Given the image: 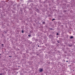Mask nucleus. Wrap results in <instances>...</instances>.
Returning a JSON list of instances; mask_svg holds the SVG:
<instances>
[{
    "mask_svg": "<svg viewBox=\"0 0 75 75\" xmlns=\"http://www.w3.org/2000/svg\"><path fill=\"white\" fill-rule=\"evenodd\" d=\"M9 57H11V56H9Z\"/></svg>",
    "mask_w": 75,
    "mask_h": 75,
    "instance_id": "9b49d317",
    "label": "nucleus"
},
{
    "mask_svg": "<svg viewBox=\"0 0 75 75\" xmlns=\"http://www.w3.org/2000/svg\"><path fill=\"white\" fill-rule=\"evenodd\" d=\"M72 46V45H71L70 46H69V47H71Z\"/></svg>",
    "mask_w": 75,
    "mask_h": 75,
    "instance_id": "1a4fd4ad",
    "label": "nucleus"
},
{
    "mask_svg": "<svg viewBox=\"0 0 75 75\" xmlns=\"http://www.w3.org/2000/svg\"><path fill=\"white\" fill-rule=\"evenodd\" d=\"M31 36V35H28V37H30Z\"/></svg>",
    "mask_w": 75,
    "mask_h": 75,
    "instance_id": "423d86ee",
    "label": "nucleus"
},
{
    "mask_svg": "<svg viewBox=\"0 0 75 75\" xmlns=\"http://www.w3.org/2000/svg\"><path fill=\"white\" fill-rule=\"evenodd\" d=\"M57 42H58V43H59V42H58V41H57Z\"/></svg>",
    "mask_w": 75,
    "mask_h": 75,
    "instance_id": "f8f14e48",
    "label": "nucleus"
},
{
    "mask_svg": "<svg viewBox=\"0 0 75 75\" xmlns=\"http://www.w3.org/2000/svg\"><path fill=\"white\" fill-rule=\"evenodd\" d=\"M42 69H40V70H39V72H42Z\"/></svg>",
    "mask_w": 75,
    "mask_h": 75,
    "instance_id": "f257e3e1",
    "label": "nucleus"
},
{
    "mask_svg": "<svg viewBox=\"0 0 75 75\" xmlns=\"http://www.w3.org/2000/svg\"><path fill=\"white\" fill-rule=\"evenodd\" d=\"M21 32L22 33H24V31H23V30H22L21 31Z\"/></svg>",
    "mask_w": 75,
    "mask_h": 75,
    "instance_id": "7ed1b4c3",
    "label": "nucleus"
},
{
    "mask_svg": "<svg viewBox=\"0 0 75 75\" xmlns=\"http://www.w3.org/2000/svg\"><path fill=\"white\" fill-rule=\"evenodd\" d=\"M66 62H68V61H66Z\"/></svg>",
    "mask_w": 75,
    "mask_h": 75,
    "instance_id": "ddd939ff",
    "label": "nucleus"
},
{
    "mask_svg": "<svg viewBox=\"0 0 75 75\" xmlns=\"http://www.w3.org/2000/svg\"><path fill=\"white\" fill-rule=\"evenodd\" d=\"M57 35H59V34L58 33H57Z\"/></svg>",
    "mask_w": 75,
    "mask_h": 75,
    "instance_id": "0eeeda50",
    "label": "nucleus"
},
{
    "mask_svg": "<svg viewBox=\"0 0 75 75\" xmlns=\"http://www.w3.org/2000/svg\"><path fill=\"white\" fill-rule=\"evenodd\" d=\"M2 45L3 46V45H4V44H2Z\"/></svg>",
    "mask_w": 75,
    "mask_h": 75,
    "instance_id": "9d476101",
    "label": "nucleus"
},
{
    "mask_svg": "<svg viewBox=\"0 0 75 75\" xmlns=\"http://www.w3.org/2000/svg\"><path fill=\"white\" fill-rule=\"evenodd\" d=\"M55 20V18H53V19L52 20V21H53L54 20Z\"/></svg>",
    "mask_w": 75,
    "mask_h": 75,
    "instance_id": "39448f33",
    "label": "nucleus"
},
{
    "mask_svg": "<svg viewBox=\"0 0 75 75\" xmlns=\"http://www.w3.org/2000/svg\"><path fill=\"white\" fill-rule=\"evenodd\" d=\"M38 47H39V45H38Z\"/></svg>",
    "mask_w": 75,
    "mask_h": 75,
    "instance_id": "4468645a",
    "label": "nucleus"
},
{
    "mask_svg": "<svg viewBox=\"0 0 75 75\" xmlns=\"http://www.w3.org/2000/svg\"><path fill=\"white\" fill-rule=\"evenodd\" d=\"M42 23L43 24H45V22H43Z\"/></svg>",
    "mask_w": 75,
    "mask_h": 75,
    "instance_id": "20e7f679",
    "label": "nucleus"
},
{
    "mask_svg": "<svg viewBox=\"0 0 75 75\" xmlns=\"http://www.w3.org/2000/svg\"><path fill=\"white\" fill-rule=\"evenodd\" d=\"M2 73H1V74H0V75H2Z\"/></svg>",
    "mask_w": 75,
    "mask_h": 75,
    "instance_id": "6e6552de",
    "label": "nucleus"
},
{
    "mask_svg": "<svg viewBox=\"0 0 75 75\" xmlns=\"http://www.w3.org/2000/svg\"><path fill=\"white\" fill-rule=\"evenodd\" d=\"M0 55H1V54H0Z\"/></svg>",
    "mask_w": 75,
    "mask_h": 75,
    "instance_id": "2eb2a0df",
    "label": "nucleus"
},
{
    "mask_svg": "<svg viewBox=\"0 0 75 75\" xmlns=\"http://www.w3.org/2000/svg\"><path fill=\"white\" fill-rule=\"evenodd\" d=\"M51 30H52V29H51Z\"/></svg>",
    "mask_w": 75,
    "mask_h": 75,
    "instance_id": "dca6fc26",
    "label": "nucleus"
},
{
    "mask_svg": "<svg viewBox=\"0 0 75 75\" xmlns=\"http://www.w3.org/2000/svg\"><path fill=\"white\" fill-rule=\"evenodd\" d=\"M74 38V37L72 36H71L70 37V39H72V38Z\"/></svg>",
    "mask_w": 75,
    "mask_h": 75,
    "instance_id": "f03ea898",
    "label": "nucleus"
}]
</instances>
